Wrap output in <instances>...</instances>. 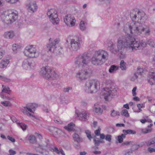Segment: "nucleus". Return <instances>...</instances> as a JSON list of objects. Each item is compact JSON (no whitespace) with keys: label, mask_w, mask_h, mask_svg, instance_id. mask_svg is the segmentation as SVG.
<instances>
[{"label":"nucleus","mask_w":155,"mask_h":155,"mask_svg":"<svg viewBox=\"0 0 155 155\" xmlns=\"http://www.w3.org/2000/svg\"><path fill=\"white\" fill-rule=\"evenodd\" d=\"M118 68L119 67L118 66L112 65L110 66L109 70V71L110 73H114L118 70Z\"/></svg>","instance_id":"obj_28"},{"label":"nucleus","mask_w":155,"mask_h":155,"mask_svg":"<svg viewBox=\"0 0 155 155\" xmlns=\"http://www.w3.org/2000/svg\"><path fill=\"white\" fill-rule=\"evenodd\" d=\"M79 119L82 121H85L88 116L87 113L85 110L81 111L79 113H76Z\"/></svg>","instance_id":"obj_22"},{"label":"nucleus","mask_w":155,"mask_h":155,"mask_svg":"<svg viewBox=\"0 0 155 155\" xmlns=\"http://www.w3.org/2000/svg\"><path fill=\"white\" fill-rule=\"evenodd\" d=\"M27 107L26 106L25 107H23L21 109V111L25 114L27 115L28 116L31 117L33 116V115L28 112V109L27 108Z\"/></svg>","instance_id":"obj_31"},{"label":"nucleus","mask_w":155,"mask_h":155,"mask_svg":"<svg viewBox=\"0 0 155 155\" xmlns=\"http://www.w3.org/2000/svg\"><path fill=\"white\" fill-rule=\"evenodd\" d=\"M1 104L4 107H11L12 104L11 102L8 101H2Z\"/></svg>","instance_id":"obj_33"},{"label":"nucleus","mask_w":155,"mask_h":155,"mask_svg":"<svg viewBox=\"0 0 155 155\" xmlns=\"http://www.w3.org/2000/svg\"><path fill=\"white\" fill-rule=\"evenodd\" d=\"M40 74L44 78L51 80L54 79L58 77V74L54 70L48 66L42 68Z\"/></svg>","instance_id":"obj_6"},{"label":"nucleus","mask_w":155,"mask_h":155,"mask_svg":"<svg viewBox=\"0 0 155 155\" xmlns=\"http://www.w3.org/2000/svg\"><path fill=\"white\" fill-rule=\"evenodd\" d=\"M81 43V41L78 39H71L68 45V48L72 51H76L80 48Z\"/></svg>","instance_id":"obj_14"},{"label":"nucleus","mask_w":155,"mask_h":155,"mask_svg":"<svg viewBox=\"0 0 155 155\" xmlns=\"http://www.w3.org/2000/svg\"><path fill=\"white\" fill-rule=\"evenodd\" d=\"M50 21L54 25L58 24L59 22V19L56 11L54 9H48L47 13Z\"/></svg>","instance_id":"obj_11"},{"label":"nucleus","mask_w":155,"mask_h":155,"mask_svg":"<svg viewBox=\"0 0 155 155\" xmlns=\"http://www.w3.org/2000/svg\"><path fill=\"white\" fill-rule=\"evenodd\" d=\"M21 46L18 44H14L12 46V49L13 51L15 53H17L21 48Z\"/></svg>","instance_id":"obj_26"},{"label":"nucleus","mask_w":155,"mask_h":155,"mask_svg":"<svg viewBox=\"0 0 155 155\" xmlns=\"http://www.w3.org/2000/svg\"><path fill=\"white\" fill-rule=\"evenodd\" d=\"M8 139L12 142L14 143L15 142V139L9 136H8L7 137Z\"/></svg>","instance_id":"obj_59"},{"label":"nucleus","mask_w":155,"mask_h":155,"mask_svg":"<svg viewBox=\"0 0 155 155\" xmlns=\"http://www.w3.org/2000/svg\"><path fill=\"white\" fill-rule=\"evenodd\" d=\"M130 17L132 21H130L127 24L132 22L140 24H143L145 23L147 18L144 13L141 12L140 11H138L137 14H131Z\"/></svg>","instance_id":"obj_8"},{"label":"nucleus","mask_w":155,"mask_h":155,"mask_svg":"<svg viewBox=\"0 0 155 155\" xmlns=\"http://www.w3.org/2000/svg\"><path fill=\"white\" fill-rule=\"evenodd\" d=\"M93 110L94 112L99 114H101L103 111V110L97 104H94Z\"/></svg>","instance_id":"obj_25"},{"label":"nucleus","mask_w":155,"mask_h":155,"mask_svg":"<svg viewBox=\"0 0 155 155\" xmlns=\"http://www.w3.org/2000/svg\"><path fill=\"white\" fill-rule=\"evenodd\" d=\"M1 80L6 83H9L12 81L11 79L10 78L3 76Z\"/></svg>","instance_id":"obj_41"},{"label":"nucleus","mask_w":155,"mask_h":155,"mask_svg":"<svg viewBox=\"0 0 155 155\" xmlns=\"http://www.w3.org/2000/svg\"><path fill=\"white\" fill-rule=\"evenodd\" d=\"M147 117H146V118H144L143 119H141L140 120V121L142 124H144L147 122Z\"/></svg>","instance_id":"obj_60"},{"label":"nucleus","mask_w":155,"mask_h":155,"mask_svg":"<svg viewBox=\"0 0 155 155\" xmlns=\"http://www.w3.org/2000/svg\"><path fill=\"white\" fill-rule=\"evenodd\" d=\"M126 137L125 134H122L121 135H119L117 137V140L118 141L119 143H121L123 141V139L125 138Z\"/></svg>","instance_id":"obj_37"},{"label":"nucleus","mask_w":155,"mask_h":155,"mask_svg":"<svg viewBox=\"0 0 155 155\" xmlns=\"http://www.w3.org/2000/svg\"><path fill=\"white\" fill-rule=\"evenodd\" d=\"M54 121L55 122L57 123L58 124H61L62 123V121L59 119H54Z\"/></svg>","instance_id":"obj_62"},{"label":"nucleus","mask_w":155,"mask_h":155,"mask_svg":"<svg viewBox=\"0 0 155 155\" xmlns=\"http://www.w3.org/2000/svg\"><path fill=\"white\" fill-rule=\"evenodd\" d=\"M89 61V58L87 56L80 55L76 58L74 63L76 67H83L88 64Z\"/></svg>","instance_id":"obj_10"},{"label":"nucleus","mask_w":155,"mask_h":155,"mask_svg":"<svg viewBox=\"0 0 155 155\" xmlns=\"http://www.w3.org/2000/svg\"><path fill=\"white\" fill-rule=\"evenodd\" d=\"M18 16V12L15 10L10 9L6 11L1 16L2 21L7 24H11L15 21Z\"/></svg>","instance_id":"obj_5"},{"label":"nucleus","mask_w":155,"mask_h":155,"mask_svg":"<svg viewBox=\"0 0 155 155\" xmlns=\"http://www.w3.org/2000/svg\"><path fill=\"white\" fill-rule=\"evenodd\" d=\"M144 105L142 104H137V107L138 108V110L137 111H135V112L139 113L141 110V108L143 107Z\"/></svg>","instance_id":"obj_49"},{"label":"nucleus","mask_w":155,"mask_h":155,"mask_svg":"<svg viewBox=\"0 0 155 155\" xmlns=\"http://www.w3.org/2000/svg\"><path fill=\"white\" fill-rule=\"evenodd\" d=\"M20 0H6V1L11 4H15L18 2Z\"/></svg>","instance_id":"obj_53"},{"label":"nucleus","mask_w":155,"mask_h":155,"mask_svg":"<svg viewBox=\"0 0 155 155\" xmlns=\"http://www.w3.org/2000/svg\"><path fill=\"white\" fill-rule=\"evenodd\" d=\"M137 89L136 87H134L132 90V94L133 96H135L137 95V93H136V91Z\"/></svg>","instance_id":"obj_54"},{"label":"nucleus","mask_w":155,"mask_h":155,"mask_svg":"<svg viewBox=\"0 0 155 155\" xmlns=\"http://www.w3.org/2000/svg\"><path fill=\"white\" fill-rule=\"evenodd\" d=\"M79 27L82 31L85 30L86 28V23L84 21H81L79 24Z\"/></svg>","instance_id":"obj_32"},{"label":"nucleus","mask_w":155,"mask_h":155,"mask_svg":"<svg viewBox=\"0 0 155 155\" xmlns=\"http://www.w3.org/2000/svg\"><path fill=\"white\" fill-rule=\"evenodd\" d=\"M65 25L69 27H73L75 25L76 20L74 17L70 14L66 15L63 18Z\"/></svg>","instance_id":"obj_15"},{"label":"nucleus","mask_w":155,"mask_h":155,"mask_svg":"<svg viewBox=\"0 0 155 155\" xmlns=\"http://www.w3.org/2000/svg\"><path fill=\"white\" fill-rule=\"evenodd\" d=\"M14 32L12 31H5L3 35V37L7 39H12L15 36Z\"/></svg>","instance_id":"obj_23"},{"label":"nucleus","mask_w":155,"mask_h":155,"mask_svg":"<svg viewBox=\"0 0 155 155\" xmlns=\"http://www.w3.org/2000/svg\"><path fill=\"white\" fill-rule=\"evenodd\" d=\"M142 24L132 22L126 24L124 30L127 33L130 32L135 35H140L143 32L145 35H149L151 31L150 28L148 26H143Z\"/></svg>","instance_id":"obj_2"},{"label":"nucleus","mask_w":155,"mask_h":155,"mask_svg":"<svg viewBox=\"0 0 155 155\" xmlns=\"http://www.w3.org/2000/svg\"><path fill=\"white\" fill-rule=\"evenodd\" d=\"M100 2H104L105 3H110L111 0H99Z\"/></svg>","instance_id":"obj_61"},{"label":"nucleus","mask_w":155,"mask_h":155,"mask_svg":"<svg viewBox=\"0 0 155 155\" xmlns=\"http://www.w3.org/2000/svg\"><path fill=\"white\" fill-rule=\"evenodd\" d=\"M16 123L18 126L20 127L23 131L26 130L27 127L26 125L22 123H20L18 121H17Z\"/></svg>","instance_id":"obj_34"},{"label":"nucleus","mask_w":155,"mask_h":155,"mask_svg":"<svg viewBox=\"0 0 155 155\" xmlns=\"http://www.w3.org/2000/svg\"><path fill=\"white\" fill-rule=\"evenodd\" d=\"M123 132L125 135L127 134H134L136 133V132L135 130H133L131 129H128L127 130H123Z\"/></svg>","instance_id":"obj_29"},{"label":"nucleus","mask_w":155,"mask_h":155,"mask_svg":"<svg viewBox=\"0 0 155 155\" xmlns=\"http://www.w3.org/2000/svg\"><path fill=\"white\" fill-rule=\"evenodd\" d=\"M2 91L0 93V96L2 98L5 97L4 93L9 94L11 92L10 88L7 86L2 85L1 88Z\"/></svg>","instance_id":"obj_20"},{"label":"nucleus","mask_w":155,"mask_h":155,"mask_svg":"<svg viewBox=\"0 0 155 155\" xmlns=\"http://www.w3.org/2000/svg\"><path fill=\"white\" fill-rule=\"evenodd\" d=\"M91 74L90 70L87 69H82L79 70L76 73L75 77L80 81L86 80Z\"/></svg>","instance_id":"obj_13"},{"label":"nucleus","mask_w":155,"mask_h":155,"mask_svg":"<svg viewBox=\"0 0 155 155\" xmlns=\"http://www.w3.org/2000/svg\"><path fill=\"white\" fill-rule=\"evenodd\" d=\"M121 114L122 115L127 117H128L129 116L128 111L125 109L123 110L121 112Z\"/></svg>","instance_id":"obj_43"},{"label":"nucleus","mask_w":155,"mask_h":155,"mask_svg":"<svg viewBox=\"0 0 155 155\" xmlns=\"http://www.w3.org/2000/svg\"><path fill=\"white\" fill-rule=\"evenodd\" d=\"M146 143L148 147L154 144L155 143V137L153 138L148 141L146 142Z\"/></svg>","instance_id":"obj_35"},{"label":"nucleus","mask_w":155,"mask_h":155,"mask_svg":"<svg viewBox=\"0 0 155 155\" xmlns=\"http://www.w3.org/2000/svg\"><path fill=\"white\" fill-rule=\"evenodd\" d=\"M9 155H14L16 153V152L12 149H10L9 150Z\"/></svg>","instance_id":"obj_58"},{"label":"nucleus","mask_w":155,"mask_h":155,"mask_svg":"<svg viewBox=\"0 0 155 155\" xmlns=\"http://www.w3.org/2000/svg\"><path fill=\"white\" fill-rule=\"evenodd\" d=\"M59 42L58 40L55 39L48 45L47 47L48 51L55 53L57 55L60 54L62 50L61 47L57 46V44Z\"/></svg>","instance_id":"obj_12"},{"label":"nucleus","mask_w":155,"mask_h":155,"mask_svg":"<svg viewBox=\"0 0 155 155\" xmlns=\"http://www.w3.org/2000/svg\"><path fill=\"white\" fill-rule=\"evenodd\" d=\"M53 150L55 152L58 154L61 153L62 155H65L64 151L61 149H58L57 147H54Z\"/></svg>","instance_id":"obj_36"},{"label":"nucleus","mask_w":155,"mask_h":155,"mask_svg":"<svg viewBox=\"0 0 155 155\" xmlns=\"http://www.w3.org/2000/svg\"><path fill=\"white\" fill-rule=\"evenodd\" d=\"M73 137L74 140L78 142H79L81 141V139L79 137L78 134H74L73 135Z\"/></svg>","instance_id":"obj_39"},{"label":"nucleus","mask_w":155,"mask_h":155,"mask_svg":"<svg viewBox=\"0 0 155 155\" xmlns=\"http://www.w3.org/2000/svg\"><path fill=\"white\" fill-rule=\"evenodd\" d=\"M132 150L128 151L125 153L124 155H131L132 153Z\"/></svg>","instance_id":"obj_64"},{"label":"nucleus","mask_w":155,"mask_h":155,"mask_svg":"<svg viewBox=\"0 0 155 155\" xmlns=\"http://www.w3.org/2000/svg\"><path fill=\"white\" fill-rule=\"evenodd\" d=\"M133 143L131 144V150H137L140 147L139 145L136 143L135 142L133 141Z\"/></svg>","instance_id":"obj_38"},{"label":"nucleus","mask_w":155,"mask_h":155,"mask_svg":"<svg viewBox=\"0 0 155 155\" xmlns=\"http://www.w3.org/2000/svg\"><path fill=\"white\" fill-rule=\"evenodd\" d=\"M5 54V50L2 48H0V60L2 59Z\"/></svg>","instance_id":"obj_46"},{"label":"nucleus","mask_w":155,"mask_h":155,"mask_svg":"<svg viewBox=\"0 0 155 155\" xmlns=\"http://www.w3.org/2000/svg\"><path fill=\"white\" fill-rule=\"evenodd\" d=\"M49 131L52 133L55 137L61 136L64 132L61 130L54 127H51L49 129Z\"/></svg>","instance_id":"obj_18"},{"label":"nucleus","mask_w":155,"mask_h":155,"mask_svg":"<svg viewBox=\"0 0 155 155\" xmlns=\"http://www.w3.org/2000/svg\"><path fill=\"white\" fill-rule=\"evenodd\" d=\"M93 140L94 142V144L96 146L98 145L99 144L101 143L100 141L98 140H96V139H94Z\"/></svg>","instance_id":"obj_57"},{"label":"nucleus","mask_w":155,"mask_h":155,"mask_svg":"<svg viewBox=\"0 0 155 155\" xmlns=\"http://www.w3.org/2000/svg\"><path fill=\"white\" fill-rule=\"evenodd\" d=\"M112 136L110 134H107L105 135V139L106 141L110 142L111 141Z\"/></svg>","instance_id":"obj_47"},{"label":"nucleus","mask_w":155,"mask_h":155,"mask_svg":"<svg viewBox=\"0 0 155 155\" xmlns=\"http://www.w3.org/2000/svg\"><path fill=\"white\" fill-rule=\"evenodd\" d=\"M120 68L122 70H126L127 69L126 63L123 60H121L120 61Z\"/></svg>","instance_id":"obj_40"},{"label":"nucleus","mask_w":155,"mask_h":155,"mask_svg":"<svg viewBox=\"0 0 155 155\" xmlns=\"http://www.w3.org/2000/svg\"><path fill=\"white\" fill-rule=\"evenodd\" d=\"M103 84L105 86L103 95L106 101H108L111 98V96L116 92L117 90L113 83L110 80L104 81Z\"/></svg>","instance_id":"obj_4"},{"label":"nucleus","mask_w":155,"mask_h":155,"mask_svg":"<svg viewBox=\"0 0 155 155\" xmlns=\"http://www.w3.org/2000/svg\"><path fill=\"white\" fill-rule=\"evenodd\" d=\"M120 115V113L117 111H116L114 110L112 111L110 114V115L111 117H114Z\"/></svg>","instance_id":"obj_42"},{"label":"nucleus","mask_w":155,"mask_h":155,"mask_svg":"<svg viewBox=\"0 0 155 155\" xmlns=\"http://www.w3.org/2000/svg\"><path fill=\"white\" fill-rule=\"evenodd\" d=\"M10 63V60L7 58H4L0 61V69L6 68Z\"/></svg>","instance_id":"obj_21"},{"label":"nucleus","mask_w":155,"mask_h":155,"mask_svg":"<svg viewBox=\"0 0 155 155\" xmlns=\"http://www.w3.org/2000/svg\"><path fill=\"white\" fill-rule=\"evenodd\" d=\"M28 109V110L31 113H34L38 105L35 103L29 104L26 105Z\"/></svg>","instance_id":"obj_24"},{"label":"nucleus","mask_w":155,"mask_h":155,"mask_svg":"<svg viewBox=\"0 0 155 155\" xmlns=\"http://www.w3.org/2000/svg\"><path fill=\"white\" fill-rule=\"evenodd\" d=\"M101 130V128L99 127L98 130H96L94 131V133L96 136H99L100 135Z\"/></svg>","instance_id":"obj_52"},{"label":"nucleus","mask_w":155,"mask_h":155,"mask_svg":"<svg viewBox=\"0 0 155 155\" xmlns=\"http://www.w3.org/2000/svg\"><path fill=\"white\" fill-rule=\"evenodd\" d=\"M35 66V63L32 62L29 59H27L23 61L22 63V67L25 70H29L32 69Z\"/></svg>","instance_id":"obj_17"},{"label":"nucleus","mask_w":155,"mask_h":155,"mask_svg":"<svg viewBox=\"0 0 155 155\" xmlns=\"http://www.w3.org/2000/svg\"><path fill=\"white\" fill-rule=\"evenodd\" d=\"M74 124L72 123H71L68 124V125L64 127V128L69 131H71L73 130L74 129Z\"/></svg>","instance_id":"obj_27"},{"label":"nucleus","mask_w":155,"mask_h":155,"mask_svg":"<svg viewBox=\"0 0 155 155\" xmlns=\"http://www.w3.org/2000/svg\"><path fill=\"white\" fill-rule=\"evenodd\" d=\"M147 44L152 47H154L155 46V43L153 40L151 39H149L147 41Z\"/></svg>","instance_id":"obj_44"},{"label":"nucleus","mask_w":155,"mask_h":155,"mask_svg":"<svg viewBox=\"0 0 155 155\" xmlns=\"http://www.w3.org/2000/svg\"><path fill=\"white\" fill-rule=\"evenodd\" d=\"M147 150L150 153H152L153 152H155V148L149 147Z\"/></svg>","instance_id":"obj_51"},{"label":"nucleus","mask_w":155,"mask_h":155,"mask_svg":"<svg viewBox=\"0 0 155 155\" xmlns=\"http://www.w3.org/2000/svg\"><path fill=\"white\" fill-rule=\"evenodd\" d=\"M100 84L99 81L97 79L88 80L85 84V91L90 93L96 92L100 89Z\"/></svg>","instance_id":"obj_7"},{"label":"nucleus","mask_w":155,"mask_h":155,"mask_svg":"<svg viewBox=\"0 0 155 155\" xmlns=\"http://www.w3.org/2000/svg\"><path fill=\"white\" fill-rule=\"evenodd\" d=\"M108 54L105 50H100L96 51L91 58L92 63L96 65H101L107 60Z\"/></svg>","instance_id":"obj_3"},{"label":"nucleus","mask_w":155,"mask_h":155,"mask_svg":"<svg viewBox=\"0 0 155 155\" xmlns=\"http://www.w3.org/2000/svg\"><path fill=\"white\" fill-rule=\"evenodd\" d=\"M25 7L28 12L32 13L36 12L38 8L36 2L33 0L28 1L26 3Z\"/></svg>","instance_id":"obj_16"},{"label":"nucleus","mask_w":155,"mask_h":155,"mask_svg":"<svg viewBox=\"0 0 155 155\" xmlns=\"http://www.w3.org/2000/svg\"><path fill=\"white\" fill-rule=\"evenodd\" d=\"M138 78V76L136 74H134V75L131 78L130 80L131 81H134L136 80Z\"/></svg>","instance_id":"obj_56"},{"label":"nucleus","mask_w":155,"mask_h":155,"mask_svg":"<svg viewBox=\"0 0 155 155\" xmlns=\"http://www.w3.org/2000/svg\"><path fill=\"white\" fill-rule=\"evenodd\" d=\"M153 126L152 124H150L148 126V128L142 129V132L143 134H147L150 132L152 130L151 127Z\"/></svg>","instance_id":"obj_30"},{"label":"nucleus","mask_w":155,"mask_h":155,"mask_svg":"<svg viewBox=\"0 0 155 155\" xmlns=\"http://www.w3.org/2000/svg\"><path fill=\"white\" fill-rule=\"evenodd\" d=\"M85 132L87 138L90 140H91L92 138V137L90 131L89 130H86Z\"/></svg>","instance_id":"obj_48"},{"label":"nucleus","mask_w":155,"mask_h":155,"mask_svg":"<svg viewBox=\"0 0 155 155\" xmlns=\"http://www.w3.org/2000/svg\"><path fill=\"white\" fill-rule=\"evenodd\" d=\"M28 138L30 143H33L35 141V137L34 136H29L28 137Z\"/></svg>","instance_id":"obj_45"},{"label":"nucleus","mask_w":155,"mask_h":155,"mask_svg":"<svg viewBox=\"0 0 155 155\" xmlns=\"http://www.w3.org/2000/svg\"><path fill=\"white\" fill-rule=\"evenodd\" d=\"M147 43L143 41H138L133 36L127 35L120 36L117 39V47L112 42L109 41L107 46L110 51L115 54L124 48L132 50H137L145 47Z\"/></svg>","instance_id":"obj_1"},{"label":"nucleus","mask_w":155,"mask_h":155,"mask_svg":"<svg viewBox=\"0 0 155 155\" xmlns=\"http://www.w3.org/2000/svg\"><path fill=\"white\" fill-rule=\"evenodd\" d=\"M24 53L26 56L30 58H35L38 56L39 53L36 46L33 45H29L26 47Z\"/></svg>","instance_id":"obj_9"},{"label":"nucleus","mask_w":155,"mask_h":155,"mask_svg":"<svg viewBox=\"0 0 155 155\" xmlns=\"http://www.w3.org/2000/svg\"><path fill=\"white\" fill-rule=\"evenodd\" d=\"M133 143V141H126L122 143V145L124 146V145H130L131 146V144Z\"/></svg>","instance_id":"obj_55"},{"label":"nucleus","mask_w":155,"mask_h":155,"mask_svg":"<svg viewBox=\"0 0 155 155\" xmlns=\"http://www.w3.org/2000/svg\"><path fill=\"white\" fill-rule=\"evenodd\" d=\"M116 126L117 127H124L125 125L123 124H117Z\"/></svg>","instance_id":"obj_63"},{"label":"nucleus","mask_w":155,"mask_h":155,"mask_svg":"<svg viewBox=\"0 0 155 155\" xmlns=\"http://www.w3.org/2000/svg\"><path fill=\"white\" fill-rule=\"evenodd\" d=\"M148 81L151 85L155 84V70L149 72L148 77Z\"/></svg>","instance_id":"obj_19"},{"label":"nucleus","mask_w":155,"mask_h":155,"mask_svg":"<svg viewBox=\"0 0 155 155\" xmlns=\"http://www.w3.org/2000/svg\"><path fill=\"white\" fill-rule=\"evenodd\" d=\"M38 147L40 149H42V150H48V145L47 144H46L45 145H39Z\"/></svg>","instance_id":"obj_50"}]
</instances>
